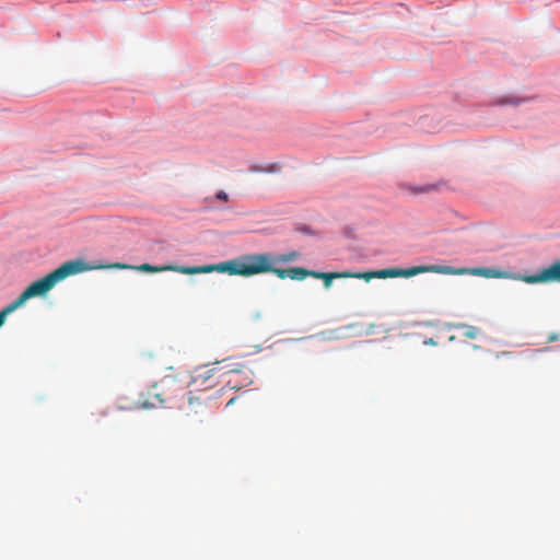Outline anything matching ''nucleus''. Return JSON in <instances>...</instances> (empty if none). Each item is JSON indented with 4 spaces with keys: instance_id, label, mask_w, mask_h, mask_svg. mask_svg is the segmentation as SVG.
Segmentation results:
<instances>
[{
    "instance_id": "obj_14",
    "label": "nucleus",
    "mask_w": 560,
    "mask_h": 560,
    "mask_svg": "<svg viewBox=\"0 0 560 560\" xmlns=\"http://www.w3.org/2000/svg\"><path fill=\"white\" fill-rule=\"evenodd\" d=\"M250 171L252 172H265V173L273 172V170L270 167H260V166H253V167H250Z\"/></svg>"
},
{
    "instance_id": "obj_18",
    "label": "nucleus",
    "mask_w": 560,
    "mask_h": 560,
    "mask_svg": "<svg viewBox=\"0 0 560 560\" xmlns=\"http://www.w3.org/2000/svg\"><path fill=\"white\" fill-rule=\"evenodd\" d=\"M234 400H235V398H231V399L229 400V402L226 404V406L232 405V404L234 402Z\"/></svg>"
},
{
    "instance_id": "obj_9",
    "label": "nucleus",
    "mask_w": 560,
    "mask_h": 560,
    "mask_svg": "<svg viewBox=\"0 0 560 560\" xmlns=\"http://www.w3.org/2000/svg\"><path fill=\"white\" fill-rule=\"evenodd\" d=\"M20 306H22L21 302L16 299L15 301H13L11 304H9L8 306H5L1 312H0V327L4 324L5 322V318L9 314H11L12 312H14L16 308H19Z\"/></svg>"
},
{
    "instance_id": "obj_8",
    "label": "nucleus",
    "mask_w": 560,
    "mask_h": 560,
    "mask_svg": "<svg viewBox=\"0 0 560 560\" xmlns=\"http://www.w3.org/2000/svg\"><path fill=\"white\" fill-rule=\"evenodd\" d=\"M529 101L528 97H520V96H516V95H506V96H502L500 98H498L495 102H494V105H499V106H505V105H510V106H518L525 102Z\"/></svg>"
},
{
    "instance_id": "obj_13",
    "label": "nucleus",
    "mask_w": 560,
    "mask_h": 560,
    "mask_svg": "<svg viewBox=\"0 0 560 560\" xmlns=\"http://www.w3.org/2000/svg\"><path fill=\"white\" fill-rule=\"evenodd\" d=\"M430 189H432V186L425 185V186H420V187L413 188V192L415 194H421V192L429 191Z\"/></svg>"
},
{
    "instance_id": "obj_3",
    "label": "nucleus",
    "mask_w": 560,
    "mask_h": 560,
    "mask_svg": "<svg viewBox=\"0 0 560 560\" xmlns=\"http://www.w3.org/2000/svg\"><path fill=\"white\" fill-rule=\"evenodd\" d=\"M423 272H435V273H455L453 267L450 266H417L409 269L401 268H386L374 272L369 273H354L355 278H364L365 280H370L372 278H396V277H412Z\"/></svg>"
},
{
    "instance_id": "obj_12",
    "label": "nucleus",
    "mask_w": 560,
    "mask_h": 560,
    "mask_svg": "<svg viewBox=\"0 0 560 560\" xmlns=\"http://www.w3.org/2000/svg\"><path fill=\"white\" fill-rule=\"evenodd\" d=\"M296 231L302 233V234H304V235H310V236H315L316 235V233L308 225H300V226L296 228Z\"/></svg>"
},
{
    "instance_id": "obj_6",
    "label": "nucleus",
    "mask_w": 560,
    "mask_h": 560,
    "mask_svg": "<svg viewBox=\"0 0 560 560\" xmlns=\"http://www.w3.org/2000/svg\"><path fill=\"white\" fill-rule=\"evenodd\" d=\"M454 270L456 271L454 275L469 273L472 276H480V277H485L488 279H492V278L522 279L518 276H513L506 271H502L500 269L491 268V267H476V268H471V269H459V270L454 269Z\"/></svg>"
},
{
    "instance_id": "obj_5",
    "label": "nucleus",
    "mask_w": 560,
    "mask_h": 560,
    "mask_svg": "<svg viewBox=\"0 0 560 560\" xmlns=\"http://www.w3.org/2000/svg\"><path fill=\"white\" fill-rule=\"evenodd\" d=\"M523 280L528 283L549 281L560 282V260L552 262L546 268H542L540 271L533 276L524 277Z\"/></svg>"
},
{
    "instance_id": "obj_10",
    "label": "nucleus",
    "mask_w": 560,
    "mask_h": 560,
    "mask_svg": "<svg viewBox=\"0 0 560 560\" xmlns=\"http://www.w3.org/2000/svg\"><path fill=\"white\" fill-rule=\"evenodd\" d=\"M462 328L464 329V336H466L467 338L475 339L479 335V329L477 327L462 325Z\"/></svg>"
},
{
    "instance_id": "obj_2",
    "label": "nucleus",
    "mask_w": 560,
    "mask_h": 560,
    "mask_svg": "<svg viewBox=\"0 0 560 560\" xmlns=\"http://www.w3.org/2000/svg\"><path fill=\"white\" fill-rule=\"evenodd\" d=\"M93 268V266L88 265L83 259L80 258L68 260L55 271L28 285V288L18 298V300L23 305L28 299L33 296L45 295L59 281L66 279L67 277L78 275Z\"/></svg>"
},
{
    "instance_id": "obj_19",
    "label": "nucleus",
    "mask_w": 560,
    "mask_h": 560,
    "mask_svg": "<svg viewBox=\"0 0 560 560\" xmlns=\"http://www.w3.org/2000/svg\"><path fill=\"white\" fill-rule=\"evenodd\" d=\"M425 343H434L432 339L425 341Z\"/></svg>"
},
{
    "instance_id": "obj_1",
    "label": "nucleus",
    "mask_w": 560,
    "mask_h": 560,
    "mask_svg": "<svg viewBox=\"0 0 560 560\" xmlns=\"http://www.w3.org/2000/svg\"><path fill=\"white\" fill-rule=\"evenodd\" d=\"M298 256L296 252L284 255H275L272 253L243 255L232 260L217 264V271L246 277L266 273L267 270H273V264L289 262L295 260Z\"/></svg>"
},
{
    "instance_id": "obj_16",
    "label": "nucleus",
    "mask_w": 560,
    "mask_h": 560,
    "mask_svg": "<svg viewBox=\"0 0 560 560\" xmlns=\"http://www.w3.org/2000/svg\"><path fill=\"white\" fill-rule=\"evenodd\" d=\"M308 275L307 276H313L315 278H324L327 273H322V272H318V271H308Z\"/></svg>"
},
{
    "instance_id": "obj_17",
    "label": "nucleus",
    "mask_w": 560,
    "mask_h": 560,
    "mask_svg": "<svg viewBox=\"0 0 560 560\" xmlns=\"http://www.w3.org/2000/svg\"><path fill=\"white\" fill-rule=\"evenodd\" d=\"M153 407H154V405L149 402V401H143L141 404V408H143V409H150V408H153Z\"/></svg>"
},
{
    "instance_id": "obj_4",
    "label": "nucleus",
    "mask_w": 560,
    "mask_h": 560,
    "mask_svg": "<svg viewBox=\"0 0 560 560\" xmlns=\"http://www.w3.org/2000/svg\"><path fill=\"white\" fill-rule=\"evenodd\" d=\"M109 268L115 269H136L140 271H148V272H161L166 270H173L185 275H195V273H209L212 271H217V264L215 265H203V266H197V267H185V266H152L150 264H142L140 266H131L127 264H120L116 262L110 266Z\"/></svg>"
},
{
    "instance_id": "obj_11",
    "label": "nucleus",
    "mask_w": 560,
    "mask_h": 560,
    "mask_svg": "<svg viewBox=\"0 0 560 560\" xmlns=\"http://www.w3.org/2000/svg\"><path fill=\"white\" fill-rule=\"evenodd\" d=\"M350 276L349 273H327L324 279H325V287L328 289L330 288L331 285V280L334 278H339V277H348Z\"/></svg>"
},
{
    "instance_id": "obj_7",
    "label": "nucleus",
    "mask_w": 560,
    "mask_h": 560,
    "mask_svg": "<svg viewBox=\"0 0 560 560\" xmlns=\"http://www.w3.org/2000/svg\"><path fill=\"white\" fill-rule=\"evenodd\" d=\"M279 264H273V270H267V272L276 273L280 279L290 278L293 280H303L307 275V270L301 267H292L289 269L278 268Z\"/></svg>"
},
{
    "instance_id": "obj_15",
    "label": "nucleus",
    "mask_w": 560,
    "mask_h": 560,
    "mask_svg": "<svg viewBox=\"0 0 560 560\" xmlns=\"http://www.w3.org/2000/svg\"><path fill=\"white\" fill-rule=\"evenodd\" d=\"M215 199L226 201L228 200V194L223 190H220L215 194Z\"/></svg>"
}]
</instances>
